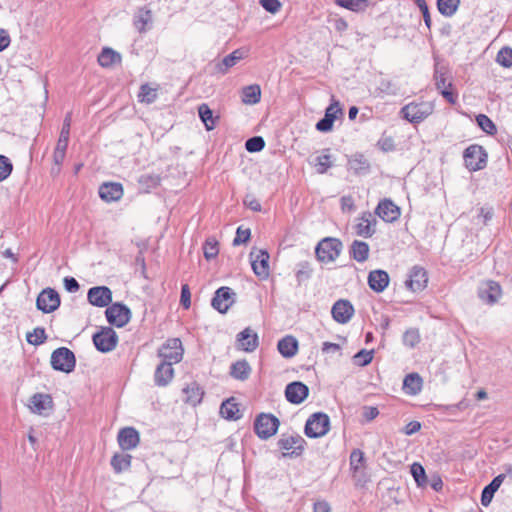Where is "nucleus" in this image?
Returning a JSON list of instances; mask_svg holds the SVG:
<instances>
[{"label": "nucleus", "instance_id": "5", "mask_svg": "<svg viewBox=\"0 0 512 512\" xmlns=\"http://www.w3.org/2000/svg\"><path fill=\"white\" fill-rule=\"evenodd\" d=\"M488 155L485 149L478 144L467 147L463 154L464 164L470 171L482 170L487 165Z\"/></svg>", "mask_w": 512, "mask_h": 512}, {"label": "nucleus", "instance_id": "59", "mask_svg": "<svg viewBox=\"0 0 512 512\" xmlns=\"http://www.w3.org/2000/svg\"><path fill=\"white\" fill-rule=\"evenodd\" d=\"M250 238V230L249 229H241L240 227L237 229L236 237L233 240V245L238 246L242 243H245Z\"/></svg>", "mask_w": 512, "mask_h": 512}, {"label": "nucleus", "instance_id": "37", "mask_svg": "<svg viewBox=\"0 0 512 512\" xmlns=\"http://www.w3.org/2000/svg\"><path fill=\"white\" fill-rule=\"evenodd\" d=\"M251 367L246 360H239L231 365L230 375L237 380L244 381L249 378Z\"/></svg>", "mask_w": 512, "mask_h": 512}, {"label": "nucleus", "instance_id": "22", "mask_svg": "<svg viewBox=\"0 0 512 512\" xmlns=\"http://www.w3.org/2000/svg\"><path fill=\"white\" fill-rule=\"evenodd\" d=\"M140 441L138 431L133 427H126L118 433V443L123 450L134 449Z\"/></svg>", "mask_w": 512, "mask_h": 512}, {"label": "nucleus", "instance_id": "40", "mask_svg": "<svg viewBox=\"0 0 512 512\" xmlns=\"http://www.w3.org/2000/svg\"><path fill=\"white\" fill-rule=\"evenodd\" d=\"M350 469L353 475L358 474L365 468V455L360 449H353L350 454Z\"/></svg>", "mask_w": 512, "mask_h": 512}, {"label": "nucleus", "instance_id": "27", "mask_svg": "<svg viewBox=\"0 0 512 512\" xmlns=\"http://www.w3.org/2000/svg\"><path fill=\"white\" fill-rule=\"evenodd\" d=\"M153 22L152 12L149 9L140 8L134 15L133 24L139 33L147 32Z\"/></svg>", "mask_w": 512, "mask_h": 512}, {"label": "nucleus", "instance_id": "20", "mask_svg": "<svg viewBox=\"0 0 512 512\" xmlns=\"http://www.w3.org/2000/svg\"><path fill=\"white\" fill-rule=\"evenodd\" d=\"M502 295V289L499 283L488 280L482 283L479 288V297L487 303H495Z\"/></svg>", "mask_w": 512, "mask_h": 512}, {"label": "nucleus", "instance_id": "4", "mask_svg": "<svg viewBox=\"0 0 512 512\" xmlns=\"http://www.w3.org/2000/svg\"><path fill=\"white\" fill-rule=\"evenodd\" d=\"M51 366L56 371L71 373L76 366V358L74 353L66 348L60 347L51 354Z\"/></svg>", "mask_w": 512, "mask_h": 512}, {"label": "nucleus", "instance_id": "18", "mask_svg": "<svg viewBox=\"0 0 512 512\" xmlns=\"http://www.w3.org/2000/svg\"><path fill=\"white\" fill-rule=\"evenodd\" d=\"M353 305L345 299H340L334 303L331 309L333 319L340 324L348 323L354 315Z\"/></svg>", "mask_w": 512, "mask_h": 512}, {"label": "nucleus", "instance_id": "13", "mask_svg": "<svg viewBox=\"0 0 512 512\" xmlns=\"http://www.w3.org/2000/svg\"><path fill=\"white\" fill-rule=\"evenodd\" d=\"M375 214L384 222L393 223L400 218L401 209L391 199L384 198L376 206Z\"/></svg>", "mask_w": 512, "mask_h": 512}, {"label": "nucleus", "instance_id": "60", "mask_svg": "<svg viewBox=\"0 0 512 512\" xmlns=\"http://www.w3.org/2000/svg\"><path fill=\"white\" fill-rule=\"evenodd\" d=\"M191 294L189 290V286L187 284L182 285L181 287V297L180 302L184 308H189L191 305Z\"/></svg>", "mask_w": 512, "mask_h": 512}, {"label": "nucleus", "instance_id": "17", "mask_svg": "<svg viewBox=\"0 0 512 512\" xmlns=\"http://www.w3.org/2000/svg\"><path fill=\"white\" fill-rule=\"evenodd\" d=\"M377 220L370 212L362 213L355 224V232L364 238L372 237L376 232Z\"/></svg>", "mask_w": 512, "mask_h": 512}, {"label": "nucleus", "instance_id": "63", "mask_svg": "<svg viewBox=\"0 0 512 512\" xmlns=\"http://www.w3.org/2000/svg\"><path fill=\"white\" fill-rule=\"evenodd\" d=\"M362 415L367 422H370V421L374 420L379 415V411H378L377 407L365 406L363 408Z\"/></svg>", "mask_w": 512, "mask_h": 512}, {"label": "nucleus", "instance_id": "32", "mask_svg": "<svg viewBox=\"0 0 512 512\" xmlns=\"http://www.w3.org/2000/svg\"><path fill=\"white\" fill-rule=\"evenodd\" d=\"M220 414L227 420H237L241 418V413L235 398L225 400L220 406Z\"/></svg>", "mask_w": 512, "mask_h": 512}, {"label": "nucleus", "instance_id": "12", "mask_svg": "<svg viewBox=\"0 0 512 512\" xmlns=\"http://www.w3.org/2000/svg\"><path fill=\"white\" fill-rule=\"evenodd\" d=\"M236 294L230 287H220L212 298V307L220 313H226L235 302Z\"/></svg>", "mask_w": 512, "mask_h": 512}, {"label": "nucleus", "instance_id": "34", "mask_svg": "<svg viewBox=\"0 0 512 512\" xmlns=\"http://www.w3.org/2000/svg\"><path fill=\"white\" fill-rule=\"evenodd\" d=\"M370 248L369 245L360 240H355L352 242L350 247V255L357 262L363 263L369 257Z\"/></svg>", "mask_w": 512, "mask_h": 512}, {"label": "nucleus", "instance_id": "64", "mask_svg": "<svg viewBox=\"0 0 512 512\" xmlns=\"http://www.w3.org/2000/svg\"><path fill=\"white\" fill-rule=\"evenodd\" d=\"M64 287L70 293H75L79 290L80 285L78 281L73 277L64 278Z\"/></svg>", "mask_w": 512, "mask_h": 512}, {"label": "nucleus", "instance_id": "42", "mask_svg": "<svg viewBox=\"0 0 512 512\" xmlns=\"http://www.w3.org/2000/svg\"><path fill=\"white\" fill-rule=\"evenodd\" d=\"M312 165L317 173H325L332 166L331 155L327 151L322 152L314 158Z\"/></svg>", "mask_w": 512, "mask_h": 512}, {"label": "nucleus", "instance_id": "56", "mask_svg": "<svg viewBox=\"0 0 512 512\" xmlns=\"http://www.w3.org/2000/svg\"><path fill=\"white\" fill-rule=\"evenodd\" d=\"M67 147L68 146H64L62 144H56V147H55V150L53 153V161H54L55 165L60 166L63 163V161L65 159Z\"/></svg>", "mask_w": 512, "mask_h": 512}, {"label": "nucleus", "instance_id": "45", "mask_svg": "<svg viewBox=\"0 0 512 512\" xmlns=\"http://www.w3.org/2000/svg\"><path fill=\"white\" fill-rule=\"evenodd\" d=\"M139 101L142 103L151 104L157 98V90L151 88L148 84H143L140 87V92L138 94Z\"/></svg>", "mask_w": 512, "mask_h": 512}, {"label": "nucleus", "instance_id": "30", "mask_svg": "<svg viewBox=\"0 0 512 512\" xmlns=\"http://www.w3.org/2000/svg\"><path fill=\"white\" fill-rule=\"evenodd\" d=\"M504 479H505V475L500 474V475L496 476L491 481V483L483 489L482 495H481V503L483 506L487 507L491 503L494 493L499 489V487L501 486Z\"/></svg>", "mask_w": 512, "mask_h": 512}, {"label": "nucleus", "instance_id": "43", "mask_svg": "<svg viewBox=\"0 0 512 512\" xmlns=\"http://www.w3.org/2000/svg\"><path fill=\"white\" fill-rule=\"evenodd\" d=\"M131 459L129 454H115L111 459V466L116 473H120L130 467Z\"/></svg>", "mask_w": 512, "mask_h": 512}, {"label": "nucleus", "instance_id": "41", "mask_svg": "<svg viewBox=\"0 0 512 512\" xmlns=\"http://www.w3.org/2000/svg\"><path fill=\"white\" fill-rule=\"evenodd\" d=\"M460 0H438L437 8L440 14L445 17H452L458 10Z\"/></svg>", "mask_w": 512, "mask_h": 512}, {"label": "nucleus", "instance_id": "53", "mask_svg": "<svg viewBox=\"0 0 512 512\" xmlns=\"http://www.w3.org/2000/svg\"><path fill=\"white\" fill-rule=\"evenodd\" d=\"M420 333L416 328L406 330L403 335V343L405 346L413 348L420 342Z\"/></svg>", "mask_w": 512, "mask_h": 512}, {"label": "nucleus", "instance_id": "26", "mask_svg": "<svg viewBox=\"0 0 512 512\" xmlns=\"http://www.w3.org/2000/svg\"><path fill=\"white\" fill-rule=\"evenodd\" d=\"M174 377V369L170 363L161 362L155 370L154 382L157 386H167Z\"/></svg>", "mask_w": 512, "mask_h": 512}, {"label": "nucleus", "instance_id": "55", "mask_svg": "<svg viewBox=\"0 0 512 512\" xmlns=\"http://www.w3.org/2000/svg\"><path fill=\"white\" fill-rule=\"evenodd\" d=\"M13 165L10 159L4 155H0V182L7 179L12 173Z\"/></svg>", "mask_w": 512, "mask_h": 512}, {"label": "nucleus", "instance_id": "52", "mask_svg": "<svg viewBox=\"0 0 512 512\" xmlns=\"http://www.w3.org/2000/svg\"><path fill=\"white\" fill-rule=\"evenodd\" d=\"M496 61L499 65L509 68L512 66V48L503 47L499 50L496 56Z\"/></svg>", "mask_w": 512, "mask_h": 512}, {"label": "nucleus", "instance_id": "36", "mask_svg": "<svg viewBox=\"0 0 512 512\" xmlns=\"http://www.w3.org/2000/svg\"><path fill=\"white\" fill-rule=\"evenodd\" d=\"M261 89L257 84L246 86L242 89L241 100L244 104L254 105L260 101Z\"/></svg>", "mask_w": 512, "mask_h": 512}, {"label": "nucleus", "instance_id": "61", "mask_svg": "<svg viewBox=\"0 0 512 512\" xmlns=\"http://www.w3.org/2000/svg\"><path fill=\"white\" fill-rule=\"evenodd\" d=\"M417 4H418V7H419L420 11L422 12L425 25L428 28H430L431 27V17H430V13H429V9H428L426 1L425 0H418Z\"/></svg>", "mask_w": 512, "mask_h": 512}, {"label": "nucleus", "instance_id": "25", "mask_svg": "<svg viewBox=\"0 0 512 512\" xmlns=\"http://www.w3.org/2000/svg\"><path fill=\"white\" fill-rule=\"evenodd\" d=\"M243 57L244 52L241 49H236L215 64V71L221 75H225L228 70L235 66Z\"/></svg>", "mask_w": 512, "mask_h": 512}, {"label": "nucleus", "instance_id": "38", "mask_svg": "<svg viewBox=\"0 0 512 512\" xmlns=\"http://www.w3.org/2000/svg\"><path fill=\"white\" fill-rule=\"evenodd\" d=\"M121 62V55L111 48H103L98 56V63L104 68Z\"/></svg>", "mask_w": 512, "mask_h": 512}, {"label": "nucleus", "instance_id": "33", "mask_svg": "<svg viewBox=\"0 0 512 512\" xmlns=\"http://www.w3.org/2000/svg\"><path fill=\"white\" fill-rule=\"evenodd\" d=\"M198 114L207 131H211L216 127L219 116H214L208 104L202 103L199 105Z\"/></svg>", "mask_w": 512, "mask_h": 512}, {"label": "nucleus", "instance_id": "57", "mask_svg": "<svg viewBox=\"0 0 512 512\" xmlns=\"http://www.w3.org/2000/svg\"><path fill=\"white\" fill-rule=\"evenodd\" d=\"M355 361L362 366L368 365L373 359L372 351L362 350L355 355Z\"/></svg>", "mask_w": 512, "mask_h": 512}, {"label": "nucleus", "instance_id": "44", "mask_svg": "<svg viewBox=\"0 0 512 512\" xmlns=\"http://www.w3.org/2000/svg\"><path fill=\"white\" fill-rule=\"evenodd\" d=\"M411 474L419 487L424 488L427 486L428 479L425 469L420 463L415 462L411 465Z\"/></svg>", "mask_w": 512, "mask_h": 512}, {"label": "nucleus", "instance_id": "9", "mask_svg": "<svg viewBox=\"0 0 512 512\" xmlns=\"http://www.w3.org/2000/svg\"><path fill=\"white\" fill-rule=\"evenodd\" d=\"M107 321L118 328L125 326L131 318L130 309L122 303H114L110 305L106 311Z\"/></svg>", "mask_w": 512, "mask_h": 512}, {"label": "nucleus", "instance_id": "50", "mask_svg": "<svg viewBox=\"0 0 512 512\" xmlns=\"http://www.w3.org/2000/svg\"><path fill=\"white\" fill-rule=\"evenodd\" d=\"M26 339L29 344L35 346L43 344L46 340L45 329L42 327H36L33 332L27 334Z\"/></svg>", "mask_w": 512, "mask_h": 512}, {"label": "nucleus", "instance_id": "3", "mask_svg": "<svg viewBox=\"0 0 512 512\" xmlns=\"http://www.w3.org/2000/svg\"><path fill=\"white\" fill-rule=\"evenodd\" d=\"M330 430V418L323 412L313 413L306 421L305 434L309 438H320Z\"/></svg>", "mask_w": 512, "mask_h": 512}, {"label": "nucleus", "instance_id": "49", "mask_svg": "<svg viewBox=\"0 0 512 512\" xmlns=\"http://www.w3.org/2000/svg\"><path fill=\"white\" fill-rule=\"evenodd\" d=\"M476 122L479 127L486 133L494 135L497 132L496 126L493 121L485 114H479L476 117Z\"/></svg>", "mask_w": 512, "mask_h": 512}, {"label": "nucleus", "instance_id": "21", "mask_svg": "<svg viewBox=\"0 0 512 512\" xmlns=\"http://www.w3.org/2000/svg\"><path fill=\"white\" fill-rule=\"evenodd\" d=\"M258 335L250 328H245L237 335V347L246 352H253L258 347Z\"/></svg>", "mask_w": 512, "mask_h": 512}, {"label": "nucleus", "instance_id": "1", "mask_svg": "<svg viewBox=\"0 0 512 512\" xmlns=\"http://www.w3.org/2000/svg\"><path fill=\"white\" fill-rule=\"evenodd\" d=\"M434 109L435 106L432 101L417 100L404 105L400 110V114L408 122L419 124L431 116Z\"/></svg>", "mask_w": 512, "mask_h": 512}, {"label": "nucleus", "instance_id": "31", "mask_svg": "<svg viewBox=\"0 0 512 512\" xmlns=\"http://www.w3.org/2000/svg\"><path fill=\"white\" fill-rule=\"evenodd\" d=\"M334 3L344 9L355 13L366 11L373 3L369 0H334Z\"/></svg>", "mask_w": 512, "mask_h": 512}, {"label": "nucleus", "instance_id": "11", "mask_svg": "<svg viewBox=\"0 0 512 512\" xmlns=\"http://www.w3.org/2000/svg\"><path fill=\"white\" fill-rule=\"evenodd\" d=\"M343 116V109L339 101L332 99L325 110L324 118L317 122L316 129L320 132H329L333 128L335 120Z\"/></svg>", "mask_w": 512, "mask_h": 512}, {"label": "nucleus", "instance_id": "58", "mask_svg": "<svg viewBox=\"0 0 512 512\" xmlns=\"http://www.w3.org/2000/svg\"><path fill=\"white\" fill-rule=\"evenodd\" d=\"M260 4L266 11L273 14L281 8V3L278 0H260Z\"/></svg>", "mask_w": 512, "mask_h": 512}, {"label": "nucleus", "instance_id": "14", "mask_svg": "<svg viewBox=\"0 0 512 512\" xmlns=\"http://www.w3.org/2000/svg\"><path fill=\"white\" fill-rule=\"evenodd\" d=\"M37 308L44 313H51L60 306V296L52 288H46L40 292L36 300Z\"/></svg>", "mask_w": 512, "mask_h": 512}, {"label": "nucleus", "instance_id": "46", "mask_svg": "<svg viewBox=\"0 0 512 512\" xmlns=\"http://www.w3.org/2000/svg\"><path fill=\"white\" fill-rule=\"evenodd\" d=\"M306 441L301 436L290 437V456H300L306 448Z\"/></svg>", "mask_w": 512, "mask_h": 512}, {"label": "nucleus", "instance_id": "24", "mask_svg": "<svg viewBox=\"0 0 512 512\" xmlns=\"http://www.w3.org/2000/svg\"><path fill=\"white\" fill-rule=\"evenodd\" d=\"M99 196L106 202L117 201L123 196V187L116 182L103 183L99 187Z\"/></svg>", "mask_w": 512, "mask_h": 512}, {"label": "nucleus", "instance_id": "51", "mask_svg": "<svg viewBox=\"0 0 512 512\" xmlns=\"http://www.w3.org/2000/svg\"><path fill=\"white\" fill-rule=\"evenodd\" d=\"M70 127H71V113H67V115L65 116V119L63 121L62 129H61L57 144H62L64 146H68L69 136H70Z\"/></svg>", "mask_w": 512, "mask_h": 512}, {"label": "nucleus", "instance_id": "29", "mask_svg": "<svg viewBox=\"0 0 512 512\" xmlns=\"http://www.w3.org/2000/svg\"><path fill=\"white\" fill-rule=\"evenodd\" d=\"M52 406V399L49 395L43 393H36L30 398V410L41 415L44 410Z\"/></svg>", "mask_w": 512, "mask_h": 512}, {"label": "nucleus", "instance_id": "16", "mask_svg": "<svg viewBox=\"0 0 512 512\" xmlns=\"http://www.w3.org/2000/svg\"><path fill=\"white\" fill-rule=\"evenodd\" d=\"M251 266L254 274L260 279H266L269 276V254L264 250L250 253Z\"/></svg>", "mask_w": 512, "mask_h": 512}, {"label": "nucleus", "instance_id": "2", "mask_svg": "<svg viewBox=\"0 0 512 512\" xmlns=\"http://www.w3.org/2000/svg\"><path fill=\"white\" fill-rule=\"evenodd\" d=\"M343 244L340 239L335 237H325L317 244L315 254L317 260L321 263L334 262L341 254Z\"/></svg>", "mask_w": 512, "mask_h": 512}, {"label": "nucleus", "instance_id": "35", "mask_svg": "<svg viewBox=\"0 0 512 512\" xmlns=\"http://www.w3.org/2000/svg\"><path fill=\"white\" fill-rule=\"evenodd\" d=\"M308 394L309 389L302 382L290 383V403L300 404L307 398Z\"/></svg>", "mask_w": 512, "mask_h": 512}, {"label": "nucleus", "instance_id": "28", "mask_svg": "<svg viewBox=\"0 0 512 512\" xmlns=\"http://www.w3.org/2000/svg\"><path fill=\"white\" fill-rule=\"evenodd\" d=\"M423 387V379L418 373H410L403 380V390L407 395H417Z\"/></svg>", "mask_w": 512, "mask_h": 512}, {"label": "nucleus", "instance_id": "39", "mask_svg": "<svg viewBox=\"0 0 512 512\" xmlns=\"http://www.w3.org/2000/svg\"><path fill=\"white\" fill-rule=\"evenodd\" d=\"M183 393L186 395L185 402L192 406L199 404L202 400L203 391L196 383H191L184 388Z\"/></svg>", "mask_w": 512, "mask_h": 512}, {"label": "nucleus", "instance_id": "8", "mask_svg": "<svg viewBox=\"0 0 512 512\" xmlns=\"http://www.w3.org/2000/svg\"><path fill=\"white\" fill-rule=\"evenodd\" d=\"M118 342L116 332L111 327H103L93 335V343L100 352L107 353L112 351Z\"/></svg>", "mask_w": 512, "mask_h": 512}, {"label": "nucleus", "instance_id": "6", "mask_svg": "<svg viewBox=\"0 0 512 512\" xmlns=\"http://www.w3.org/2000/svg\"><path fill=\"white\" fill-rule=\"evenodd\" d=\"M279 427V420L272 414L261 413L254 421V431L256 435L266 440L276 434Z\"/></svg>", "mask_w": 512, "mask_h": 512}, {"label": "nucleus", "instance_id": "48", "mask_svg": "<svg viewBox=\"0 0 512 512\" xmlns=\"http://www.w3.org/2000/svg\"><path fill=\"white\" fill-rule=\"evenodd\" d=\"M312 268H311V265L310 263L308 262H303V263H300L298 266H297V270H296V279L298 281L299 284H303V283H306L311 275H312Z\"/></svg>", "mask_w": 512, "mask_h": 512}, {"label": "nucleus", "instance_id": "15", "mask_svg": "<svg viewBox=\"0 0 512 512\" xmlns=\"http://www.w3.org/2000/svg\"><path fill=\"white\" fill-rule=\"evenodd\" d=\"M428 284V273L420 266H414L408 275V279L405 282L406 287L412 292H420L427 287Z\"/></svg>", "mask_w": 512, "mask_h": 512}, {"label": "nucleus", "instance_id": "19", "mask_svg": "<svg viewBox=\"0 0 512 512\" xmlns=\"http://www.w3.org/2000/svg\"><path fill=\"white\" fill-rule=\"evenodd\" d=\"M87 299L93 306L106 307L112 301V292L106 286L92 287L88 290Z\"/></svg>", "mask_w": 512, "mask_h": 512}, {"label": "nucleus", "instance_id": "54", "mask_svg": "<svg viewBox=\"0 0 512 512\" xmlns=\"http://www.w3.org/2000/svg\"><path fill=\"white\" fill-rule=\"evenodd\" d=\"M265 146V141L261 136H254L245 142V148L250 153L261 151Z\"/></svg>", "mask_w": 512, "mask_h": 512}, {"label": "nucleus", "instance_id": "47", "mask_svg": "<svg viewBox=\"0 0 512 512\" xmlns=\"http://www.w3.org/2000/svg\"><path fill=\"white\" fill-rule=\"evenodd\" d=\"M204 257L207 260L214 259L219 252L218 242L215 238L206 239L203 245Z\"/></svg>", "mask_w": 512, "mask_h": 512}, {"label": "nucleus", "instance_id": "23", "mask_svg": "<svg viewBox=\"0 0 512 512\" xmlns=\"http://www.w3.org/2000/svg\"><path fill=\"white\" fill-rule=\"evenodd\" d=\"M389 282V275L384 270H373L368 275V285L374 292H383L388 287Z\"/></svg>", "mask_w": 512, "mask_h": 512}, {"label": "nucleus", "instance_id": "7", "mask_svg": "<svg viewBox=\"0 0 512 512\" xmlns=\"http://www.w3.org/2000/svg\"><path fill=\"white\" fill-rule=\"evenodd\" d=\"M158 356L163 363L173 364L179 363L183 358V347L180 339H168L158 350Z\"/></svg>", "mask_w": 512, "mask_h": 512}, {"label": "nucleus", "instance_id": "62", "mask_svg": "<svg viewBox=\"0 0 512 512\" xmlns=\"http://www.w3.org/2000/svg\"><path fill=\"white\" fill-rule=\"evenodd\" d=\"M341 209L344 212H352L355 210V202L352 196H343L340 200Z\"/></svg>", "mask_w": 512, "mask_h": 512}, {"label": "nucleus", "instance_id": "10", "mask_svg": "<svg viewBox=\"0 0 512 512\" xmlns=\"http://www.w3.org/2000/svg\"><path fill=\"white\" fill-rule=\"evenodd\" d=\"M436 89L445 98L447 102L455 105L458 100V94L450 78L444 72H435L434 75Z\"/></svg>", "mask_w": 512, "mask_h": 512}]
</instances>
